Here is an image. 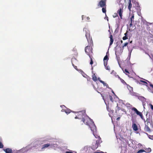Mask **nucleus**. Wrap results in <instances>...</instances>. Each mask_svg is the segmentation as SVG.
I'll return each mask as SVG.
<instances>
[{"instance_id":"f704fd0d","label":"nucleus","mask_w":153,"mask_h":153,"mask_svg":"<svg viewBox=\"0 0 153 153\" xmlns=\"http://www.w3.org/2000/svg\"><path fill=\"white\" fill-rule=\"evenodd\" d=\"M107 62L108 61H105V62H104V65L105 67H106L107 65Z\"/></svg>"},{"instance_id":"423d86ee","label":"nucleus","mask_w":153,"mask_h":153,"mask_svg":"<svg viewBox=\"0 0 153 153\" xmlns=\"http://www.w3.org/2000/svg\"><path fill=\"white\" fill-rule=\"evenodd\" d=\"M92 47L90 46H87L85 48V52L89 56H91V54L92 53Z\"/></svg>"},{"instance_id":"7c9ffc66","label":"nucleus","mask_w":153,"mask_h":153,"mask_svg":"<svg viewBox=\"0 0 153 153\" xmlns=\"http://www.w3.org/2000/svg\"><path fill=\"white\" fill-rule=\"evenodd\" d=\"M144 152H145V151L143 149H140L139 150L137 153H142Z\"/></svg>"},{"instance_id":"cd10ccee","label":"nucleus","mask_w":153,"mask_h":153,"mask_svg":"<svg viewBox=\"0 0 153 153\" xmlns=\"http://www.w3.org/2000/svg\"><path fill=\"white\" fill-rule=\"evenodd\" d=\"M143 80H145L147 82H148L149 83H150V86L151 87L153 88V85L152 84H151V82H149V81H148L146 80V79H145L143 78H141Z\"/></svg>"},{"instance_id":"680f3d73","label":"nucleus","mask_w":153,"mask_h":153,"mask_svg":"<svg viewBox=\"0 0 153 153\" xmlns=\"http://www.w3.org/2000/svg\"><path fill=\"white\" fill-rule=\"evenodd\" d=\"M112 92L114 94V91H112Z\"/></svg>"},{"instance_id":"aec40b11","label":"nucleus","mask_w":153,"mask_h":153,"mask_svg":"<svg viewBox=\"0 0 153 153\" xmlns=\"http://www.w3.org/2000/svg\"><path fill=\"white\" fill-rule=\"evenodd\" d=\"M145 129L147 131L150 132L151 131L149 127L148 126L149 125L146 124V123L145 124Z\"/></svg>"},{"instance_id":"bf43d9fd","label":"nucleus","mask_w":153,"mask_h":153,"mask_svg":"<svg viewBox=\"0 0 153 153\" xmlns=\"http://www.w3.org/2000/svg\"><path fill=\"white\" fill-rule=\"evenodd\" d=\"M120 119V117H118V118H117V120H119Z\"/></svg>"},{"instance_id":"c756f323","label":"nucleus","mask_w":153,"mask_h":153,"mask_svg":"<svg viewBox=\"0 0 153 153\" xmlns=\"http://www.w3.org/2000/svg\"><path fill=\"white\" fill-rule=\"evenodd\" d=\"M102 12L103 13H106V7H102Z\"/></svg>"},{"instance_id":"13d9d810","label":"nucleus","mask_w":153,"mask_h":153,"mask_svg":"<svg viewBox=\"0 0 153 153\" xmlns=\"http://www.w3.org/2000/svg\"><path fill=\"white\" fill-rule=\"evenodd\" d=\"M131 54V52L129 53V58H130V57Z\"/></svg>"},{"instance_id":"ea45409f","label":"nucleus","mask_w":153,"mask_h":153,"mask_svg":"<svg viewBox=\"0 0 153 153\" xmlns=\"http://www.w3.org/2000/svg\"><path fill=\"white\" fill-rule=\"evenodd\" d=\"M3 147V145L2 143L0 142V148H2Z\"/></svg>"},{"instance_id":"6e6552de","label":"nucleus","mask_w":153,"mask_h":153,"mask_svg":"<svg viewBox=\"0 0 153 153\" xmlns=\"http://www.w3.org/2000/svg\"><path fill=\"white\" fill-rule=\"evenodd\" d=\"M60 107L62 109L61 111H64L67 114L71 112V110L66 108L64 105H60Z\"/></svg>"},{"instance_id":"49530a36","label":"nucleus","mask_w":153,"mask_h":153,"mask_svg":"<svg viewBox=\"0 0 153 153\" xmlns=\"http://www.w3.org/2000/svg\"><path fill=\"white\" fill-rule=\"evenodd\" d=\"M65 153H74V152L71 151H66ZM74 153H76V152H74Z\"/></svg>"},{"instance_id":"393cba45","label":"nucleus","mask_w":153,"mask_h":153,"mask_svg":"<svg viewBox=\"0 0 153 153\" xmlns=\"http://www.w3.org/2000/svg\"><path fill=\"white\" fill-rule=\"evenodd\" d=\"M132 3L135 4V6H137L138 5V4L137 2L135 0H132Z\"/></svg>"},{"instance_id":"7ed1b4c3","label":"nucleus","mask_w":153,"mask_h":153,"mask_svg":"<svg viewBox=\"0 0 153 153\" xmlns=\"http://www.w3.org/2000/svg\"><path fill=\"white\" fill-rule=\"evenodd\" d=\"M101 142L100 138H99V139L97 140L95 145L93 144V146L91 148L88 147V146H85L83 150L86 151V152L87 153H91L94 150L96 149L98 147L100 143Z\"/></svg>"},{"instance_id":"37998d69","label":"nucleus","mask_w":153,"mask_h":153,"mask_svg":"<svg viewBox=\"0 0 153 153\" xmlns=\"http://www.w3.org/2000/svg\"><path fill=\"white\" fill-rule=\"evenodd\" d=\"M119 78L121 80V82H122V83H125V82L124 81L123 79H121V78H120V77H119Z\"/></svg>"},{"instance_id":"f3484780","label":"nucleus","mask_w":153,"mask_h":153,"mask_svg":"<svg viewBox=\"0 0 153 153\" xmlns=\"http://www.w3.org/2000/svg\"><path fill=\"white\" fill-rule=\"evenodd\" d=\"M74 60H76V59L75 58H72L71 61V62L72 63V65L74 67L75 69H76L77 71H78L79 72L80 71H79V70L80 69H78L77 68V67L76 66L74 65L73 63V61H74Z\"/></svg>"},{"instance_id":"8fccbe9b","label":"nucleus","mask_w":153,"mask_h":153,"mask_svg":"<svg viewBox=\"0 0 153 153\" xmlns=\"http://www.w3.org/2000/svg\"><path fill=\"white\" fill-rule=\"evenodd\" d=\"M150 106L151 108L153 110V105L151 104H150Z\"/></svg>"},{"instance_id":"c03bdc74","label":"nucleus","mask_w":153,"mask_h":153,"mask_svg":"<svg viewBox=\"0 0 153 153\" xmlns=\"http://www.w3.org/2000/svg\"><path fill=\"white\" fill-rule=\"evenodd\" d=\"M128 39V38L127 36H125L123 38V40H125Z\"/></svg>"},{"instance_id":"9d476101","label":"nucleus","mask_w":153,"mask_h":153,"mask_svg":"<svg viewBox=\"0 0 153 153\" xmlns=\"http://www.w3.org/2000/svg\"><path fill=\"white\" fill-rule=\"evenodd\" d=\"M48 144H50V148L52 147H57V145L56 143V140H52L49 141Z\"/></svg>"},{"instance_id":"9b49d317","label":"nucleus","mask_w":153,"mask_h":153,"mask_svg":"<svg viewBox=\"0 0 153 153\" xmlns=\"http://www.w3.org/2000/svg\"><path fill=\"white\" fill-rule=\"evenodd\" d=\"M144 121L145 123V124L146 123V124L149 125V123L151 126H152V122L151 119L147 118L146 120H145V121Z\"/></svg>"},{"instance_id":"09e8293b","label":"nucleus","mask_w":153,"mask_h":153,"mask_svg":"<svg viewBox=\"0 0 153 153\" xmlns=\"http://www.w3.org/2000/svg\"><path fill=\"white\" fill-rule=\"evenodd\" d=\"M128 44V43H127V42L125 43L124 44V45H123V47H125V46H126Z\"/></svg>"},{"instance_id":"473e14b6","label":"nucleus","mask_w":153,"mask_h":153,"mask_svg":"<svg viewBox=\"0 0 153 153\" xmlns=\"http://www.w3.org/2000/svg\"><path fill=\"white\" fill-rule=\"evenodd\" d=\"M147 54L149 55V57L153 60V55L152 54L149 55V54Z\"/></svg>"},{"instance_id":"2eb2a0df","label":"nucleus","mask_w":153,"mask_h":153,"mask_svg":"<svg viewBox=\"0 0 153 153\" xmlns=\"http://www.w3.org/2000/svg\"><path fill=\"white\" fill-rule=\"evenodd\" d=\"M79 71H80L79 72L81 73L82 76L84 77L87 79L88 80V78H89V77L85 74L80 69Z\"/></svg>"},{"instance_id":"2f4dec72","label":"nucleus","mask_w":153,"mask_h":153,"mask_svg":"<svg viewBox=\"0 0 153 153\" xmlns=\"http://www.w3.org/2000/svg\"><path fill=\"white\" fill-rule=\"evenodd\" d=\"M4 151H5L6 153H10V149L7 148L5 150L4 149Z\"/></svg>"},{"instance_id":"dca6fc26","label":"nucleus","mask_w":153,"mask_h":153,"mask_svg":"<svg viewBox=\"0 0 153 153\" xmlns=\"http://www.w3.org/2000/svg\"><path fill=\"white\" fill-rule=\"evenodd\" d=\"M132 110L134 111L135 113L138 115L140 116L142 113L137 110L135 108L133 107L132 108Z\"/></svg>"},{"instance_id":"1a4fd4ad","label":"nucleus","mask_w":153,"mask_h":153,"mask_svg":"<svg viewBox=\"0 0 153 153\" xmlns=\"http://www.w3.org/2000/svg\"><path fill=\"white\" fill-rule=\"evenodd\" d=\"M127 88L129 91L130 94L131 95L135 96H138V94L133 92V88L132 87L128 85H127Z\"/></svg>"},{"instance_id":"bb28decb","label":"nucleus","mask_w":153,"mask_h":153,"mask_svg":"<svg viewBox=\"0 0 153 153\" xmlns=\"http://www.w3.org/2000/svg\"><path fill=\"white\" fill-rule=\"evenodd\" d=\"M108 56L106 55L104 57L103 59V62L105 61H108Z\"/></svg>"},{"instance_id":"e2e57ef3","label":"nucleus","mask_w":153,"mask_h":153,"mask_svg":"<svg viewBox=\"0 0 153 153\" xmlns=\"http://www.w3.org/2000/svg\"><path fill=\"white\" fill-rule=\"evenodd\" d=\"M107 20L108 21V17L107 16Z\"/></svg>"},{"instance_id":"f8f14e48","label":"nucleus","mask_w":153,"mask_h":153,"mask_svg":"<svg viewBox=\"0 0 153 153\" xmlns=\"http://www.w3.org/2000/svg\"><path fill=\"white\" fill-rule=\"evenodd\" d=\"M99 5L101 7H103L106 6V3L104 0H101L99 4Z\"/></svg>"},{"instance_id":"a211bd4d","label":"nucleus","mask_w":153,"mask_h":153,"mask_svg":"<svg viewBox=\"0 0 153 153\" xmlns=\"http://www.w3.org/2000/svg\"><path fill=\"white\" fill-rule=\"evenodd\" d=\"M117 13L119 14V16H120V18L122 19V13L123 10L122 8H120L117 11Z\"/></svg>"},{"instance_id":"f257e3e1","label":"nucleus","mask_w":153,"mask_h":153,"mask_svg":"<svg viewBox=\"0 0 153 153\" xmlns=\"http://www.w3.org/2000/svg\"><path fill=\"white\" fill-rule=\"evenodd\" d=\"M51 139V137L49 136H47L35 140L31 143L28 145V146L30 147V151L33 150L34 149H36L39 151H44L45 149L50 148V144L47 143L41 146V145Z\"/></svg>"},{"instance_id":"412c9836","label":"nucleus","mask_w":153,"mask_h":153,"mask_svg":"<svg viewBox=\"0 0 153 153\" xmlns=\"http://www.w3.org/2000/svg\"><path fill=\"white\" fill-rule=\"evenodd\" d=\"M138 99L142 102L145 101L146 99L143 97L140 96H137Z\"/></svg>"},{"instance_id":"052dcab7","label":"nucleus","mask_w":153,"mask_h":153,"mask_svg":"<svg viewBox=\"0 0 153 153\" xmlns=\"http://www.w3.org/2000/svg\"><path fill=\"white\" fill-rule=\"evenodd\" d=\"M120 42H121V43H123L122 40H121Z\"/></svg>"},{"instance_id":"864d4df0","label":"nucleus","mask_w":153,"mask_h":153,"mask_svg":"<svg viewBox=\"0 0 153 153\" xmlns=\"http://www.w3.org/2000/svg\"><path fill=\"white\" fill-rule=\"evenodd\" d=\"M124 35H125V36H127V32L124 34Z\"/></svg>"},{"instance_id":"ddd939ff","label":"nucleus","mask_w":153,"mask_h":153,"mask_svg":"<svg viewBox=\"0 0 153 153\" xmlns=\"http://www.w3.org/2000/svg\"><path fill=\"white\" fill-rule=\"evenodd\" d=\"M137 82V83L139 84H140L145 85L147 86H148V84L145 81H144L143 80H138Z\"/></svg>"},{"instance_id":"58836bf2","label":"nucleus","mask_w":153,"mask_h":153,"mask_svg":"<svg viewBox=\"0 0 153 153\" xmlns=\"http://www.w3.org/2000/svg\"><path fill=\"white\" fill-rule=\"evenodd\" d=\"M144 23L147 26H148L150 23L146 21H145L144 22Z\"/></svg>"},{"instance_id":"a878e982","label":"nucleus","mask_w":153,"mask_h":153,"mask_svg":"<svg viewBox=\"0 0 153 153\" xmlns=\"http://www.w3.org/2000/svg\"><path fill=\"white\" fill-rule=\"evenodd\" d=\"M92 79L94 81H96L97 80V77L95 75V74H94L92 75Z\"/></svg>"},{"instance_id":"69168bd1","label":"nucleus","mask_w":153,"mask_h":153,"mask_svg":"<svg viewBox=\"0 0 153 153\" xmlns=\"http://www.w3.org/2000/svg\"><path fill=\"white\" fill-rule=\"evenodd\" d=\"M92 69H93V67H92Z\"/></svg>"},{"instance_id":"338daca9","label":"nucleus","mask_w":153,"mask_h":153,"mask_svg":"<svg viewBox=\"0 0 153 153\" xmlns=\"http://www.w3.org/2000/svg\"><path fill=\"white\" fill-rule=\"evenodd\" d=\"M125 1H126V0H125Z\"/></svg>"},{"instance_id":"b1692460","label":"nucleus","mask_w":153,"mask_h":153,"mask_svg":"<svg viewBox=\"0 0 153 153\" xmlns=\"http://www.w3.org/2000/svg\"><path fill=\"white\" fill-rule=\"evenodd\" d=\"M110 43L109 45L111 46L113 44V43L114 41V40L113 39V36L112 35L110 36Z\"/></svg>"},{"instance_id":"5701e85b","label":"nucleus","mask_w":153,"mask_h":153,"mask_svg":"<svg viewBox=\"0 0 153 153\" xmlns=\"http://www.w3.org/2000/svg\"><path fill=\"white\" fill-rule=\"evenodd\" d=\"M129 1L128 2L129 5L128 6V9L130 11L131 10V8L132 7V4L131 3V0H129Z\"/></svg>"},{"instance_id":"4be33fe9","label":"nucleus","mask_w":153,"mask_h":153,"mask_svg":"<svg viewBox=\"0 0 153 153\" xmlns=\"http://www.w3.org/2000/svg\"><path fill=\"white\" fill-rule=\"evenodd\" d=\"M123 103L126 106V107L129 108H131V105L129 103H125V102H123Z\"/></svg>"},{"instance_id":"a18cd8bd","label":"nucleus","mask_w":153,"mask_h":153,"mask_svg":"<svg viewBox=\"0 0 153 153\" xmlns=\"http://www.w3.org/2000/svg\"><path fill=\"white\" fill-rule=\"evenodd\" d=\"M147 151L148 152H150L151 151V149L150 148H149L147 149Z\"/></svg>"},{"instance_id":"72a5a7b5","label":"nucleus","mask_w":153,"mask_h":153,"mask_svg":"<svg viewBox=\"0 0 153 153\" xmlns=\"http://www.w3.org/2000/svg\"><path fill=\"white\" fill-rule=\"evenodd\" d=\"M90 59H91V62H90V64L92 65L93 64V61L92 59V58L91 56H89Z\"/></svg>"},{"instance_id":"a19ab883","label":"nucleus","mask_w":153,"mask_h":153,"mask_svg":"<svg viewBox=\"0 0 153 153\" xmlns=\"http://www.w3.org/2000/svg\"><path fill=\"white\" fill-rule=\"evenodd\" d=\"M124 72L125 73H128V74H129V72H128V70L127 69H125V71H124Z\"/></svg>"},{"instance_id":"603ef678","label":"nucleus","mask_w":153,"mask_h":153,"mask_svg":"<svg viewBox=\"0 0 153 153\" xmlns=\"http://www.w3.org/2000/svg\"><path fill=\"white\" fill-rule=\"evenodd\" d=\"M85 17L84 16V15H82V20H83V19H84V17Z\"/></svg>"},{"instance_id":"20e7f679","label":"nucleus","mask_w":153,"mask_h":153,"mask_svg":"<svg viewBox=\"0 0 153 153\" xmlns=\"http://www.w3.org/2000/svg\"><path fill=\"white\" fill-rule=\"evenodd\" d=\"M30 147L28 145L20 150H16L10 149V153H25L30 151Z\"/></svg>"},{"instance_id":"c9c22d12","label":"nucleus","mask_w":153,"mask_h":153,"mask_svg":"<svg viewBox=\"0 0 153 153\" xmlns=\"http://www.w3.org/2000/svg\"><path fill=\"white\" fill-rule=\"evenodd\" d=\"M109 98L111 100V101L112 102H113V101H114V100H113V99L112 98V96L111 95H109Z\"/></svg>"},{"instance_id":"f03ea898","label":"nucleus","mask_w":153,"mask_h":153,"mask_svg":"<svg viewBox=\"0 0 153 153\" xmlns=\"http://www.w3.org/2000/svg\"><path fill=\"white\" fill-rule=\"evenodd\" d=\"M77 116H76L75 119H78L82 120V121L86 125H88L93 132V134L97 138L99 136L96 134V128L94 122L85 113L84 111H79L77 112Z\"/></svg>"},{"instance_id":"4468645a","label":"nucleus","mask_w":153,"mask_h":153,"mask_svg":"<svg viewBox=\"0 0 153 153\" xmlns=\"http://www.w3.org/2000/svg\"><path fill=\"white\" fill-rule=\"evenodd\" d=\"M134 14H132L130 18V26L131 27L133 25V23L134 22Z\"/></svg>"},{"instance_id":"39448f33","label":"nucleus","mask_w":153,"mask_h":153,"mask_svg":"<svg viewBox=\"0 0 153 153\" xmlns=\"http://www.w3.org/2000/svg\"><path fill=\"white\" fill-rule=\"evenodd\" d=\"M83 30L85 32V36L88 43H91L92 42V40L91 38L90 37L89 31L87 30V28L86 27L83 28Z\"/></svg>"},{"instance_id":"6e6d98bb","label":"nucleus","mask_w":153,"mask_h":153,"mask_svg":"<svg viewBox=\"0 0 153 153\" xmlns=\"http://www.w3.org/2000/svg\"><path fill=\"white\" fill-rule=\"evenodd\" d=\"M98 79L100 81H100H102L101 80H100V78H98Z\"/></svg>"},{"instance_id":"0eeeda50","label":"nucleus","mask_w":153,"mask_h":153,"mask_svg":"<svg viewBox=\"0 0 153 153\" xmlns=\"http://www.w3.org/2000/svg\"><path fill=\"white\" fill-rule=\"evenodd\" d=\"M115 49V54L116 56L119 55L121 54L123 52V50L122 48L120 46L116 47Z\"/></svg>"},{"instance_id":"e433bc0d","label":"nucleus","mask_w":153,"mask_h":153,"mask_svg":"<svg viewBox=\"0 0 153 153\" xmlns=\"http://www.w3.org/2000/svg\"><path fill=\"white\" fill-rule=\"evenodd\" d=\"M139 116L141 118L142 120H143L144 121H145V119H144V118L143 117L142 114H141Z\"/></svg>"},{"instance_id":"3c124183","label":"nucleus","mask_w":153,"mask_h":153,"mask_svg":"<svg viewBox=\"0 0 153 153\" xmlns=\"http://www.w3.org/2000/svg\"><path fill=\"white\" fill-rule=\"evenodd\" d=\"M86 19L87 21H89L90 19V18L89 17H86Z\"/></svg>"},{"instance_id":"de8ad7c7","label":"nucleus","mask_w":153,"mask_h":153,"mask_svg":"<svg viewBox=\"0 0 153 153\" xmlns=\"http://www.w3.org/2000/svg\"><path fill=\"white\" fill-rule=\"evenodd\" d=\"M117 16V14L114 13V15H113V17L114 18L116 17V16Z\"/></svg>"},{"instance_id":"0e129e2a","label":"nucleus","mask_w":153,"mask_h":153,"mask_svg":"<svg viewBox=\"0 0 153 153\" xmlns=\"http://www.w3.org/2000/svg\"><path fill=\"white\" fill-rule=\"evenodd\" d=\"M117 107L118 108V105H117Z\"/></svg>"},{"instance_id":"4d7b16f0","label":"nucleus","mask_w":153,"mask_h":153,"mask_svg":"<svg viewBox=\"0 0 153 153\" xmlns=\"http://www.w3.org/2000/svg\"><path fill=\"white\" fill-rule=\"evenodd\" d=\"M138 145H139V146H142V145H141V144H140V143H139V144H138Z\"/></svg>"},{"instance_id":"c85d7f7f","label":"nucleus","mask_w":153,"mask_h":153,"mask_svg":"<svg viewBox=\"0 0 153 153\" xmlns=\"http://www.w3.org/2000/svg\"><path fill=\"white\" fill-rule=\"evenodd\" d=\"M100 82L102 83L103 85L105 86H106L107 87H108V85L107 84V83H105L104 81H100Z\"/></svg>"},{"instance_id":"5fc2aeb1","label":"nucleus","mask_w":153,"mask_h":153,"mask_svg":"<svg viewBox=\"0 0 153 153\" xmlns=\"http://www.w3.org/2000/svg\"><path fill=\"white\" fill-rule=\"evenodd\" d=\"M102 98H103V100H104V101L105 102V99H104V97H103V96H102Z\"/></svg>"},{"instance_id":"79ce46f5","label":"nucleus","mask_w":153,"mask_h":153,"mask_svg":"<svg viewBox=\"0 0 153 153\" xmlns=\"http://www.w3.org/2000/svg\"><path fill=\"white\" fill-rule=\"evenodd\" d=\"M105 68L106 70H110V68L109 66H106V67H105Z\"/></svg>"},{"instance_id":"6ab92c4d","label":"nucleus","mask_w":153,"mask_h":153,"mask_svg":"<svg viewBox=\"0 0 153 153\" xmlns=\"http://www.w3.org/2000/svg\"><path fill=\"white\" fill-rule=\"evenodd\" d=\"M132 128L134 131H137L138 130L137 125L135 123H133Z\"/></svg>"},{"instance_id":"4c0bfd02","label":"nucleus","mask_w":153,"mask_h":153,"mask_svg":"<svg viewBox=\"0 0 153 153\" xmlns=\"http://www.w3.org/2000/svg\"><path fill=\"white\" fill-rule=\"evenodd\" d=\"M148 137L149 139L153 140V135H149Z\"/></svg>"}]
</instances>
